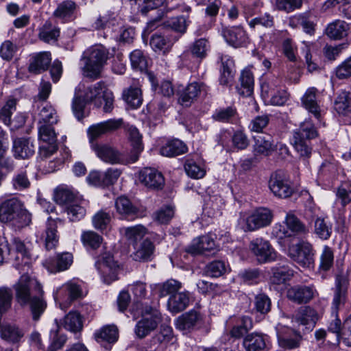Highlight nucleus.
<instances>
[{
	"mask_svg": "<svg viewBox=\"0 0 351 351\" xmlns=\"http://www.w3.org/2000/svg\"><path fill=\"white\" fill-rule=\"evenodd\" d=\"M241 86L237 87L239 94L244 97H250L254 90V76L250 70H243L240 78Z\"/></svg>",
	"mask_w": 351,
	"mask_h": 351,
	"instance_id": "42",
	"label": "nucleus"
},
{
	"mask_svg": "<svg viewBox=\"0 0 351 351\" xmlns=\"http://www.w3.org/2000/svg\"><path fill=\"white\" fill-rule=\"evenodd\" d=\"M17 101L14 98H9L0 110V119L7 125L11 123V116L16 108Z\"/></svg>",
	"mask_w": 351,
	"mask_h": 351,
	"instance_id": "57",
	"label": "nucleus"
},
{
	"mask_svg": "<svg viewBox=\"0 0 351 351\" xmlns=\"http://www.w3.org/2000/svg\"><path fill=\"white\" fill-rule=\"evenodd\" d=\"M210 43L206 38L195 40L190 47L191 54L200 60L205 58L210 50Z\"/></svg>",
	"mask_w": 351,
	"mask_h": 351,
	"instance_id": "47",
	"label": "nucleus"
},
{
	"mask_svg": "<svg viewBox=\"0 0 351 351\" xmlns=\"http://www.w3.org/2000/svg\"><path fill=\"white\" fill-rule=\"evenodd\" d=\"M124 233L128 240L136 245L137 241L142 239L145 235L146 228L141 225H137L125 228L124 229Z\"/></svg>",
	"mask_w": 351,
	"mask_h": 351,
	"instance_id": "64",
	"label": "nucleus"
},
{
	"mask_svg": "<svg viewBox=\"0 0 351 351\" xmlns=\"http://www.w3.org/2000/svg\"><path fill=\"white\" fill-rule=\"evenodd\" d=\"M124 101L132 108H138L143 102L142 91L138 87H130L123 93Z\"/></svg>",
	"mask_w": 351,
	"mask_h": 351,
	"instance_id": "45",
	"label": "nucleus"
},
{
	"mask_svg": "<svg viewBox=\"0 0 351 351\" xmlns=\"http://www.w3.org/2000/svg\"><path fill=\"white\" fill-rule=\"evenodd\" d=\"M317 295L313 285H295L289 288L287 293V298L297 304L308 303Z\"/></svg>",
	"mask_w": 351,
	"mask_h": 351,
	"instance_id": "11",
	"label": "nucleus"
},
{
	"mask_svg": "<svg viewBox=\"0 0 351 351\" xmlns=\"http://www.w3.org/2000/svg\"><path fill=\"white\" fill-rule=\"evenodd\" d=\"M317 131L310 120H305L300 124L298 129L294 131L293 138L299 136V139L310 140L317 136Z\"/></svg>",
	"mask_w": 351,
	"mask_h": 351,
	"instance_id": "44",
	"label": "nucleus"
},
{
	"mask_svg": "<svg viewBox=\"0 0 351 351\" xmlns=\"http://www.w3.org/2000/svg\"><path fill=\"white\" fill-rule=\"evenodd\" d=\"M293 276V271L286 266L274 267L271 269L270 282L274 285H282Z\"/></svg>",
	"mask_w": 351,
	"mask_h": 351,
	"instance_id": "41",
	"label": "nucleus"
},
{
	"mask_svg": "<svg viewBox=\"0 0 351 351\" xmlns=\"http://www.w3.org/2000/svg\"><path fill=\"white\" fill-rule=\"evenodd\" d=\"M314 232L322 240H328L332 234V225L325 218L317 217L314 221Z\"/></svg>",
	"mask_w": 351,
	"mask_h": 351,
	"instance_id": "46",
	"label": "nucleus"
},
{
	"mask_svg": "<svg viewBox=\"0 0 351 351\" xmlns=\"http://www.w3.org/2000/svg\"><path fill=\"white\" fill-rule=\"evenodd\" d=\"M82 243L86 247L97 249L102 243V237L93 231L83 232L81 236Z\"/></svg>",
	"mask_w": 351,
	"mask_h": 351,
	"instance_id": "62",
	"label": "nucleus"
},
{
	"mask_svg": "<svg viewBox=\"0 0 351 351\" xmlns=\"http://www.w3.org/2000/svg\"><path fill=\"white\" fill-rule=\"evenodd\" d=\"M319 318L317 312L311 306H304L298 312L296 319L298 322L308 328H313Z\"/></svg>",
	"mask_w": 351,
	"mask_h": 351,
	"instance_id": "40",
	"label": "nucleus"
},
{
	"mask_svg": "<svg viewBox=\"0 0 351 351\" xmlns=\"http://www.w3.org/2000/svg\"><path fill=\"white\" fill-rule=\"evenodd\" d=\"M91 147L97 156L105 162L113 165L123 164L125 162L122 154L108 145L93 143Z\"/></svg>",
	"mask_w": 351,
	"mask_h": 351,
	"instance_id": "12",
	"label": "nucleus"
},
{
	"mask_svg": "<svg viewBox=\"0 0 351 351\" xmlns=\"http://www.w3.org/2000/svg\"><path fill=\"white\" fill-rule=\"evenodd\" d=\"M253 154L255 157L270 156L276 149L271 135L266 133L254 136Z\"/></svg>",
	"mask_w": 351,
	"mask_h": 351,
	"instance_id": "15",
	"label": "nucleus"
},
{
	"mask_svg": "<svg viewBox=\"0 0 351 351\" xmlns=\"http://www.w3.org/2000/svg\"><path fill=\"white\" fill-rule=\"evenodd\" d=\"M139 180L146 187L152 189H161L165 185L162 173L151 167L144 168L140 171Z\"/></svg>",
	"mask_w": 351,
	"mask_h": 351,
	"instance_id": "17",
	"label": "nucleus"
},
{
	"mask_svg": "<svg viewBox=\"0 0 351 351\" xmlns=\"http://www.w3.org/2000/svg\"><path fill=\"white\" fill-rule=\"evenodd\" d=\"M173 339V329L167 325H162L160 331L152 338L154 344L167 345Z\"/></svg>",
	"mask_w": 351,
	"mask_h": 351,
	"instance_id": "56",
	"label": "nucleus"
},
{
	"mask_svg": "<svg viewBox=\"0 0 351 351\" xmlns=\"http://www.w3.org/2000/svg\"><path fill=\"white\" fill-rule=\"evenodd\" d=\"M190 302V293L187 291H180L171 295L167 301L168 310L176 314L187 308Z\"/></svg>",
	"mask_w": 351,
	"mask_h": 351,
	"instance_id": "26",
	"label": "nucleus"
},
{
	"mask_svg": "<svg viewBox=\"0 0 351 351\" xmlns=\"http://www.w3.org/2000/svg\"><path fill=\"white\" fill-rule=\"evenodd\" d=\"M58 222L61 223V220L52 219L51 217L47 220L45 232V245L47 250L53 249L58 243Z\"/></svg>",
	"mask_w": 351,
	"mask_h": 351,
	"instance_id": "29",
	"label": "nucleus"
},
{
	"mask_svg": "<svg viewBox=\"0 0 351 351\" xmlns=\"http://www.w3.org/2000/svg\"><path fill=\"white\" fill-rule=\"evenodd\" d=\"M252 253L260 263L274 261L276 259V252L269 242L263 238H256L250 244Z\"/></svg>",
	"mask_w": 351,
	"mask_h": 351,
	"instance_id": "10",
	"label": "nucleus"
},
{
	"mask_svg": "<svg viewBox=\"0 0 351 351\" xmlns=\"http://www.w3.org/2000/svg\"><path fill=\"white\" fill-rule=\"evenodd\" d=\"M268 343L269 337L267 335L254 332L244 337L243 346L245 351H266Z\"/></svg>",
	"mask_w": 351,
	"mask_h": 351,
	"instance_id": "20",
	"label": "nucleus"
},
{
	"mask_svg": "<svg viewBox=\"0 0 351 351\" xmlns=\"http://www.w3.org/2000/svg\"><path fill=\"white\" fill-rule=\"evenodd\" d=\"M237 116L236 108L229 106L217 110L213 114V118L219 122L232 123L237 119Z\"/></svg>",
	"mask_w": 351,
	"mask_h": 351,
	"instance_id": "52",
	"label": "nucleus"
},
{
	"mask_svg": "<svg viewBox=\"0 0 351 351\" xmlns=\"http://www.w3.org/2000/svg\"><path fill=\"white\" fill-rule=\"evenodd\" d=\"M215 248L216 244L214 239L206 234L195 238L186 248V252L192 255H197L205 252L213 251Z\"/></svg>",
	"mask_w": 351,
	"mask_h": 351,
	"instance_id": "19",
	"label": "nucleus"
},
{
	"mask_svg": "<svg viewBox=\"0 0 351 351\" xmlns=\"http://www.w3.org/2000/svg\"><path fill=\"white\" fill-rule=\"evenodd\" d=\"M128 132L129 138L133 147L130 162H135L138 160L139 154L143 149L141 141V136L136 128H130Z\"/></svg>",
	"mask_w": 351,
	"mask_h": 351,
	"instance_id": "43",
	"label": "nucleus"
},
{
	"mask_svg": "<svg viewBox=\"0 0 351 351\" xmlns=\"http://www.w3.org/2000/svg\"><path fill=\"white\" fill-rule=\"evenodd\" d=\"M202 91H206L204 84L192 82L180 93L178 102L182 106L189 107L197 99Z\"/></svg>",
	"mask_w": 351,
	"mask_h": 351,
	"instance_id": "22",
	"label": "nucleus"
},
{
	"mask_svg": "<svg viewBox=\"0 0 351 351\" xmlns=\"http://www.w3.org/2000/svg\"><path fill=\"white\" fill-rule=\"evenodd\" d=\"M73 263V255L69 252L58 254L53 263L54 268L51 272H57L67 269Z\"/></svg>",
	"mask_w": 351,
	"mask_h": 351,
	"instance_id": "58",
	"label": "nucleus"
},
{
	"mask_svg": "<svg viewBox=\"0 0 351 351\" xmlns=\"http://www.w3.org/2000/svg\"><path fill=\"white\" fill-rule=\"evenodd\" d=\"M12 152L16 159H28L35 152L33 141L29 137H16L13 138Z\"/></svg>",
	"mask_w": 351,
	"mask_h": 351,
	"instance_id": "13",
	"label": "nucleus"
},
{
	"mask_svg": "<svg viewBox=\"0 0 351 351\" xmlns=\"http://www.w3.org/2000/svg\"><path fill=\"white\" fill-rule=\"evenodd\" d=\"M118 337V328L114 325L104 326L95 333V338L99 343H114L117 341Z\"/></svg>",
	"mask_w": 351,
	"mask_h": 351,
	"instance_id": "37",
	"label": "nucleus"
},
{
	"mask_svg": "<svg viewBox=\"0 0 351 351\" xmlns=\"http://www.w3.org/2000/svg\"><path fill=\"white\" fill-rule=\"evenodd\" d=\"M130 291L132 293L134 300H136V303L132 306H135L138 304V307L142 305L143 307L147 306L143 303H141L143 299L146 298L147 294V286L145 282L137 281L130 286Z\"/></svg>",
	"mask_w": 351,
	"mask_h": 351,
	"instance_id": "53",
	"label": "nucleus"
},
{
	"mask_svg": "<svg viewBox=\"0 0 351 351\" xmlns=\"http://www.w3.org/2000/svg\"><path fill=\"white\" fill-rule=\"evenodd\" d=\"M269 186L272 193L279 197H289L293 192L289 180L282 171H277L271 175Z\"/></svg>",
	"mask_w": 351,
	"mask_h": 351,
	"instance_id": "9",
	"label": "nucleus"
},
{
	"mask_svg": "<svg viewBox=\"0 0 351 351\" xmlns=\"http://www.w3.org/2000/svg\"><path fill=\"white\" fill-rule=\"evenodd\" d=\"M222 34L226 42L234 47H243L247 43L245 32L239 26L224 28Z\"/></svg>",
	"mask_w": 351,
	"mask_h": 351,
	"instance_id": "23",
	"label": "nucleus"
},
{
	"mask_svg": "<svg viewBox=\"0 0 351 351\" xmlns=\"http://www.w3.org/2000/svg\"><path fill=\"white\" fill-rule=\"evenodd\" d=\"M302 103L304 107L317 119L321 118L320 107L317 101V90L315 88L307 89L302 98Z\"/></svg>",
	"mask_w": 351,
	"mask_h": 351,
	"instance_id": "28",
	"label": "nucleus"
},
{
	"mask_svg": "<svg viewBox=\"0 0 351 351\" xmlns=\"http://www.w3.org/2000/svg\"><path fill=\"white\" fill-rule=\"evenodd\" d=\"M184 170L188 176L193 179L202 178L206 174V171L203 167L198 165L194 160L190 159L186 160Z\"/></svg>",
	"mask_w": 351,
	"mask_h": 351,
	"instance_id": "63",
	"label": "nucleus"
},
{
	"mask_svg": "<svg viewBox=\"0 0 351 351\" xmlns=\"http://www.w3.org/2000/svg\"><path fill=\"white\" fill-rule=\"evenodd\" d=\"M288 256L303 268H311L315 263V250L313 245L306 241H300L288 247Z\"/></svg>",
	"mask_w": 351,
	"mask_h": 351,
	"instance_id": "7",
	"label": "nucleus"
},
{
	"mask_svg": "<svg viewBox=\"0 0 351 351\" xmlns=\"http://www.w3.org/2000/svg\"><path fill=\"white\" fill-rule=\"evenodd\" d=\"M335 109L346 117L351 124V93L341 92L335 101Z\"/></svg>",
	"mask_w": 351,
	"mask_h": 351,
	"instance_id": "35",
	"label": "nucleus"
},
{
	"mask_svg": "<svg viewBox=\"0 0 351 351\" xmlns=\"http://www.w3.org/2000/svg\"><path fill=\"white\" fill-rule=\"evenodd\" d=\"M174 42L165 36L155 33L150 39V46L156 53H161L162 55H167L171 50Z\"/></svg>",
	"mask_w": 351,
	"mask_h": 351,
	"instance_id": "34",
	"label": "nucleus"
},
{
	"mask_svg": "<svg viewBox=\"0 0 351 351\" xmlns=\"http://www.w3.org/2000/svg\"><path fill=\"white\" fill-rule=\"evenodd\" d=\"M77 192L72 187L61 185L56 188L54 193L55 201L60 205H70L77 199Z\"/></svg>",
	"mask_w": 351,
	"mask_h": 351,
	"instance_id": "30",
	"label": "nucleus"
},
{
	"mask_svg": "<svg viewBox=\"0 0 351 351\" xmlns=\"http://www.w3.org/2000/svg\"><path fill=\"white\" fill-rule=\"evenodd\" d=\"M274 218L273 211L266 207H259L250 214H241L239 225L244 232H252L269 226Z\"/></svg>",
	"mask_w": 351,
	"mask_h": 351,
	"instance_id": "6",
	"label": "nucleus"
},
{
	"mask_svg": "<svg viewBox=\"0 0 351 351\" xmlns=\"http://www.w3.org/2000/svg\"><path fill=\"white\" fill-rule=\"evenodd\" d=\"M108 58V51L101 45L92 46L82 54V75L92 80L98 79Z\"/></svg>",
	"mask_w": 351,
	"mask_h": 351,
	"instance_id": "3",
	"label": "nucleus"
},
{
	"mask_svg": "<svg viewBox=\"0 0 351 351\" xmlns=\"http://www.w3.org/2000/svg\"><path fill=\"white\" fill-rule=\"evenodd\" d=\"M130 59L134 69L143 71L147 69L148 59L141 50H134L130 55Z\"/></svg>",
	"mask_w": 351,
	"mask_h": 351,
	"instance_id": "51",
	"label": "nucleus"
},
{
	"mask_svg": "<svg viewBox=\"0 0 351 351\" xmlns=\"http://www.w3.org/2000/svg\"><path fill=\"white\" fill-rule=\"evenodd\" d=\"M60 33L59 27L53 25L50 21H46L39 29L38 38L47 43L56 42L60 36Z\"/></svg>",
	"mask_w": 351,
	"mask_h": 351,
	"instance_id": "39",
	"label": "nucleus"
},
{
	"mask_svg": "<svg viewBox=\"0 0 351 351\" xmlns=\"http://www.w3.org/2000/svg\"><path fill=\"white\" fill-rule=\"evenodd\" d=\"M106 88L103 82H97L87 87L83 84H80L75 88L72 100L71 108L75 117L78 120L84 117V108L86 104L93 103L96 107H101V98L104 90Z\"/></svg>",
	"mask_w": 351,
	"mask_h": 351,
	"instance_id": "2",
	"label": "nucleus"
},
{
	"mask_svg": "<svg viewBox=\"0 0 351 351\" xmlns=\"http://www.w3.org/2000/svg\"><path fill=\"white\" fill-rule=\"evenodd\" d=\"M188 148L185 143L178 139L168 141L160 150L161 155L167 157H174L187 152Z\"/></svg>",
	"mask_w": 351,
	"mask_h": 351,
	"instance_id": "38",
	"label": "nucleus"
},
{
	"mask_svg": "<svg viewBox=\"0 0 351 351\" xmlns=\"http://www.w3.org/2000/svg\"><path fill=\"white\" fill-rule=\"evenodd\" d=\"M130 312L134 319L140 315L142 317L141 319L137 322L134 329L136 335L140 339L145 337L154 330L161 320V315L159 311L150 306L143 307L141 305V307H138V304H136L130 308Z\"/></svg>",
	"mask_w": 351,
	"mask_h": 351,
	"instance_id": "5",
	"label": "nucleus"
},
{
	"mask_svg": "<svg viewBox=\"0 0 351 351\" xmlns=\"http://www.w3.org/2000/svg\"><path fill=\"white\" fill-rule=\"evenodd\" d=\"M51 62V53L44 51L31 56L28 71L33 74H39L46 71Z\"/></svg>",
	"mask_w": 351,
	"mask_h": 351,
	"instance_id": "24",
	"label": "nucleus"
},
{
	"mask_svg": "<svg viewBox=\"0 0 351 351\" xmlns=\"http://www.w3.org/2000/svg\"><path fill=\"white\" fill-rule=\"evenodd\" d=\"M0 221L3 223H12L13 226L23 228L29 225L32 215L20 200L12 198L0 205Z\"/></svg>",
	"mask_w": 351,
	"mask_h": 351,
	"instance_id": "4",
	"label": "nucleus"
},
{
	"mask_svg": "<svg viewBox=\"0 0 351 351\" xmlns=\"http://www.w3.org/2000/svg\"><path fill=\"white\" fill-rule=\"evenodd\" d=\"M39 125L41 124L52 125L58 121L56 112L51 106H44L39 113Z\"/></svg>",
	"mask_w": 351,
	"mask_h": 351,
	"instance_id": "61",
	"label": "nucleus"
},
{
	"mask_svg": "<svg viewBox=\"0 0 351 351\" xmlns=\"http://www.w3.org/2000/svg\"><path fill=\"white\" fill-rule=\"evenodd\" d=\"M334 264L333 250L328 245H324L319 257V268L321 271H327L330 270Z\"/></svg>",
	"mask_w": 351,
	"mask_h": 351,
	"instance_id": "54",
	"label": "nucleus"
},
{
	"mask_svg": "<svg viewBox=\"0 0 351 351\" xmlns=\"http://www.w3.org/2000/svg\"><path fill=\"white\" fill-rule=\"evenodd\" d=\"M350 29V25L346 22L336 20L328 25L326 34L331 39L339 40L348 35Z\"/></svg>",
	"mask_w": 351,
	"mask_h": 351,
	"instance_id": "33",
	"label": "nucleus"
},
{
	"mask_svg": "<svg viewBox=\"0 0 351 351\" xmlns=\"http://www.w3.org/2000/svg\"><path fill=\"white\" fill-rule=\"evenodd\" d=\"M190 23L191 21L189 20L188 17L178 16L172 17L167 21L166 25L174 32L183 35L186 32Z\"/></svg>",
	"mask_w": 351,
	"mask_h": 351,
	"instance_id": "49",
	"label": "nucleus"
},
{
	"mask_svg": "<svg viewBox=\"0 0 351 351\" xmlns=\"http://www.w3.org/2000/svg\"><path fill=\"white\" fill-rule=\"evenodd\" d=\"M61 324L66 330L77 332L83 328V317L77 311H70L64 316Z\"/></svg>",
	"mask_w": 351,
	"mask_h": 351,
	"instance_id": "36",
	"label": "nucleus"
},
{
	"mask_svg": "<svg viewBox=\"0 0 351 351\" xmlns=\"http://www.w3.org/2000/svg\"><path fill=\"white\" fill-rule=\"evenodd\" d=\"M160 297L178 293L182 288V283L176 280H168L166 282L156 285Z\"/></svg>",
	"mask_w": 351,
	"mask_h": 351,
	"instance_id": "50",
	"label": "nucleus"
},
{
	"mask_svg": "<svg viewBox=\"0 0 351 351\" xmlns=\"http://www.w3.org/2000/svg\"><path fill=\"white\" fill-rule=\"evenodd\" d=\"M231 328L229 334L231 337L240 339L253 328V322L248 316L232 317L226 322Z\"/></svg>",
	"mask_w": 351,
	"mask_h": 351,
	"instance_id": "14",
	"label": "nucleus"
},
{
	"mask_svg": "<svg viewBox=\"0 0 351 351\" xmlns=\"http://www.w3.org/2000/svg\"><path fill=\"white\" fill-rule=\"evenodd\" d=\"M175 208L172 206H165L156 210L154 214V219L159 223H168L174 216Z\"/></svg>",
	"mask_w": 351,
	"mask_h": 351,
	"instance_id": "60",
	"label": "nucleus"
},
{
	"mask_svg": "<svg viewBox=\"0 0 351 351\" xmlns=\"http://www.w3.org/2000/svg\"><path fill=\"white\" fill-rule=\"evenodd\" d=\"M16 301L21 306H29L32 318L38 321L47 308V304L44 298V291L36 278L27 274L22 275L14 284Z\"/></svg>",
	"mask_w": 351,
	"mask_h": 351,
	"instance_id": "1",
	"label": "nucleus"
},
{
	"mask_svg": "<svg viewBox=\"0 0 351 351\" xmlns=\"http://www.w3.org/2000/svg\"><path fill=\"white\" fill-rule=\"evenodd\" d=\"M199 319V313L195 310H191L176 319V328L184 332H190L195 328Z\"/></svg>",
	"mask_w": 351,
	"mask_h": 351,
	"instance_id": "25",
	"label": "nucleus"
},
{
	"mask_svg": "<svg viewBox=\"0 0 351 351\" xmlns=\"http://www.w3.org/2000/svg\"><path fill=\"white\" fill-rule=\"evenodd\" d=\"M38 136L43 143L49 145H57L56 134L52 125L42 124L39 125Z\"/></svg>",
	"mask_w": 351,
	"mask_h": 351,
	"instance_id": "59",
	"label": "nucleus"
},
{
	"mask_svg": "<svg viewBox=\"0 0 351 351\" xmlns=\"http://www.w3.org/2000/svg\"><path fill=\"white\" fill-rule=\"evenodd\" d=\"M78 5L72 0L60 2L53 12V16L63 22H70L77 18Z\"/></svg>",
	"mask_w": 351,
	"mask_h": 351,
	"instance_id": "21",
	"label": "nucleus"
},
{
	"mask_svg": "<svg viewBox=\"0 0 351 351\" xmlns=\"http://www.w3.org/2000/svg\"><path fill=\"white\" fill-rule=\"evenodd\" d=\"M31 182L25 170H20L12 178V185L16 191H23L30 186Z\"/></svg>",
	"mask_w": 351,
	"mask_h": 351,
	"instance_id": "55",
	"label": "nucleus"
},
{
	"mask_svg": "<svg viewBox=\"0 0 351 351\" xmlns=\"http://www.w3.org/2000/svg\"><path fill=\"white\" fill-rule=\"evenodd\" d=\"M279 346L287 350L300 347L302 337L295 330L289 328H277Z\"/></svg>",
	"mask_w": 351,
	"mask_h": 351,
	"instance_id": "18",
	"label": "nucleus"
},
{
	"mask_svg": "<svg viewBox=\"0 0 351 351\" xmlns=\"http://www.w3.org/2000/svg\"><path fill=\"white\" fill-rule=\"evenodd\" d=\"M285 223L287 228L295 234H306L308 232L306 225L292 213L287 214Z\"/></svg>",
	"mask_w": 351,
	"mask_h": 351,
	"instance_id": "48",
	"label": "nucleus"
},
{
	"mask_svg": "<svg viewBox=\"0 0 351 351\" xmlns=\"http://www.w3.org/2000/svg\"><path fill=\"white\" fill-rule=\"evenodd\" d=\"M114 204L117 212L123 218L132 219L137 217L138 209L127 197H119Z\"/></svg>",
	"mask_w": 351,
	"mask_h": 351,
	"instance_id": "27",
	"label": "nucleus"
},
{
	"mask_svg": "<svg viewBox=\"0 0 351 351\" xmlns=\"http://www.w3.org/2000/svg\"><path fill=\"white\" fill-rule=\"evenodd\" d=\"M135 252L132 254V258L136 261H148L151 260L154 256V245L153 243L145 239L138 245L134 246Z\"/></svg>",
	"mask_w": 351,
	"mask_h": 351,
	"instance_id": "32",
	"label": "nucleus"
},
{
	"mask_svg": "<svg viewBox=\"0 0 351 351\" xmlns=\"http://www.w3.org/2000/svg\"><path fill=\"white\" fill-rule=\"evenodd\" d=\"M123 124L122 119H109L89 127L88 134L91 145L96 143L95 141L104 134L114 131Z\"/></svg>",
	"mask_w": 351,
	"mask_h": 351,
	"instance_id": "16",
	"label": "nucleus"
},
{
	"mask_svg": "<svg viewBox=\"0 0 351 351\" xmlns=\"http://www.w3.org/2000/svg\"><path fill=\"white\" fill-rule=\"evenodd\" d=\"M95 267L105 283L110 284L117 279L119 266L109 252H104L96 258Z\"/></svg>",
	"mask_w": 351,
	"mask_h": 351,
	"instance_id": "8",
	"label": "nucleus"
},
{
	"mask_svg": "<svg viewBox=\"0 0 351 351\" xmlns=\"http://www.w3.org/2000/svg\"><path fill=\"white\" fill-rule=\"evenodd\" d=\"M289 25L293 27L301 26L305 33L309 35L314 34L315 24L311 21V13L308 12L291 16Z\"/></svg>",
	"mask_w": 351,
	"mask_h": 351,
	"instance_id": "31",
	"label": "nucleus"
}]
</instances>
